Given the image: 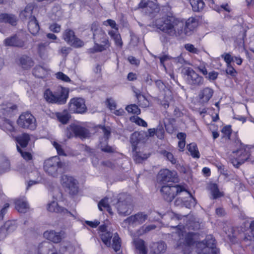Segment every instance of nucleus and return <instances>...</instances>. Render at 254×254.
I'll use <instances>...</instances> for the list:
<instances>
[{
	"instance_id": "nucleus-59",
	"label": "nucleus",
	"mask_w": 254,
	"mask_h": 254,
	"mask_svg": "<svg viewBox=\"0 0 254 254\" xmlns=\"http://www.w3.org/2000/svg\"><path fill=\"white\" fill-rule=\"evenodd\" d=\"M49 29L53 32L59 33L61 31V28L60 25L54 23L50 25Z\"/></svg>"
},
{
	"instance_id": "nucleus-60",
	"label": "nucleus",
	"mask_w": 254,
	"mask_h": 254,
	"mask_svg": "<svg viewBox=\"0 0 254 254\" xmlns=\"http://www.w3.org/2000/svg\"><path fill=\"white\" fill-rule=\"evenodd\" d=\"M9 207V203H5L3 205V207L1 208L0 211V220H2L3 218V216L7 212V209Z\"/></svg>"
},
{
	"instance_id": "nucleus-16",
	"label": "nucleus",
	"mask_w": 254,
	"mask_h": 254,
	"mask_svg": "<svg viewBox=\"0 0 254 254\" xmlns=\"http://www.w3.org/2000/svg\"><path fill=\"white\" fill-rule=\"evenodd\" d=\"M158 179L160 182L163 183L178 182V177L176 172L171 171L168 169L161 170L158 174Z\"/></svg>"
},
{
	"instance_id": "nucleus-53",
	"label": "nucleus",
	"mask_w": 254,
	"mask_h": 254,
	"mask_svg": "<svg viewBox=\"0 0 254 254\" xmlns=\"http://www.w3.org/2000/svg\"><path fill=\"white\" fill-rule=\"evenodd\" d=\"M56 77L60 79L62 81H65V82H70V78L65 74H64V73L62 72H58L56 74Z\"/></svg>"
},
{
	"instance_id": "nucleus-38",
	"label": "nucleus",
	"mask_w": 254,
	"mask_h": 254,
	"mask_svg": "<svg viewBox=\"0 0 254 254\" xmlns=\"http://www.w3.org/2000/svg\"><path fill=\"white\" fill-rule=\"evenodd\" d=\"M132 152H133L134 160L137 163H141L143 161L147 159L149 156L148 154H144L141 152H137L136 150Z\"/></svg>"
},
{
	"instance_id": "nucleus-41",
	"label": "nucleus",
	"mask_w": 254,
	"mask_h": 254,
	"mask_svg": "<svg viewBox=\"0 0 254 254\" xmlns=\"http://www.w3.org/2000/svg\"><path fill=\"white\" fill-rule=\"evenodd\" d=\"M209 189L212 195L213 199H216L222 195V193L219 191L218 186L215 184H211L209 185Z\"/></svg>"
},
{
	"instance_id": "nucleus-51",
	"label": "nucleus",
	"mask_w": 254,
	"mask_h": 254,
	"mask_svg": "<svg viewBox=\"0 0 254 254\" xmlns=\"http://www.w3.org/2000/svg\"><path fill=\"white\" fill-rule=\"evenodd\" d=\"M17 149L18 152L21 154V156L26 160L29 161L32 159V155L26 151H24L18 145H17Z\"/></svg>"
},
{
	"instance_id": "nucleus-52",
	"label": "nucleus",
	"mask_w": 254,
	"mask_h": 254,
	"mask_svg": "<svg viewBox=\"0 0 254 254\" xmlns=\"http://www.w3.org/2000/svg\"><path fill=\"white\" fill-rule=\"evenodd\" d=\"M226 74L231 75L232 77H236L237 74V72L236 69L231 65H227V68L226 69Z\"/></svg>"
},
{
	"instance_id": "nucleus-37",
	"label": "nucleus",
	"mask_w": 254,
	"mask_h": 254,
	"mask_svg": "<svg viewBox=\"0 0 254 254\" xmlns=\"http://www.w3.org/2000/svg\"><path fill=\"white\" fill-rule=\"evenodd\" d=\"M2 124L0 126L3 130L9 132L14 131V128L12 122L6 119H2Z\"/></svg>"
},
{
	"instance_id": "nucleus-56",
	"label": "nucleus",
	"mask_w": 254,
	"mask_h": 254,
	"mask_svg": "<svg viewBox=\"0 0 254 254\" xmlns=\"http://www.w3.org/2000/svg\"><path fill=\"white\" fill-rule=\"evenodd\" d=\"M185 48L186 50L189 52L197 54L198 52L197 49L194 47V46L191 44H186L185 45Z\"/></svg>"
},
{
	"instance_id": "nucleus-13",
	"label": "nucleus",
	"mask_w": 254,
	"mask_h": 254,
	"mask_svg": "<svg viewBox=\"0 0 254 254\" xmlns=\"http://www.w3.org/2000/svg\"><path fill=\"white\" fill-rule=\"evenodd\" d=\"M63 37L67 44L74 47L79 48L84 45V42L76 37L74 32L71 29L64 30L63 33Z\"/></svg>"
},
{
	"instance_id": "nucleus-5",
	"label": "nucleus",
	"mask_w": 254,
	"mask_h": 254,
	"mask_svg": "<svg viewBox=\"0 0 254 254\" xmlns=\"http://www.w3.org/2000/svg\"><path fill=\"white\" fill-rule=\"evenodd\" d=\"M66 166L65 162H62L58 156H54L44 161L43 168L49 176L57 178Z\"/></svg>"
},
{
	"instance_id": "nucleus-48",
	"label": "nucleus",
	"mask_w": 254,
	"mask_h": 254,
	"mask_svg": "<svg viewBox=\"0 0 254 254\" xmlns=\"http://www.w3.org/2000/svg\"><path fill=\"white\" fill-rule=\"evenodd\" d=\"M126 110L130 113L138 115L140 113V110L135 104H131L128 105L126 108Z\"/></svg>"
},
{
	"instance_id": "nucleus-49",
	"label": "nucleus",
	"mask_w": 254,
	"mask_h": 254,
	"mask_svg": "<svg viewBox=\"0 0 254 254\" xmlns=\"http://www.w3.org/2000/svg\"><path fill=\"white\" fill-rule=\"evenodd\" d=\"M156 226L154 225H150L148 226H143L138 230V234L142 235L147 233L152 230L155 229Z\"/></svg>"
},
{
	"instance_id": "nucleus-6",
	"label": "nucleus",
	"mask_w": 254,
	"mask_h": 254,
	"mask_svg": "<svg viewBox=\"0 0 254 254\" xmlns=\"http://www.w3.org/2000/svg\"><path fill=\"white\" fill-rule=\"evenodd\" d=\"M44 97L46 101L49 103L64 104L68 97V92L64 89H62L59 92L53 93L50 89L46 90Z\"/></svg>"
},
{
	"instance_id": "nucleus-46",
	"label": "nucleus",
	"mask_w": 254,
	"mask_h": 254,
	"mask_svg": "<svg viewBox=\"0 0 254 254\" xmlns=\"http://www.w3.org/2000/svg\"><path fill=\"white\" fill-rule=\"evenodd\" d=\"M107 140H105V142H101L100 144V148L101 150L106 153H113L115 149L112 147L108 145L107 144Z\"/></svg>"
},
{
	"instance_id": "nucleus-25",
	"label": "nucleus",
	"mask_w": 254,
	"mask_h": 254,
	"mask_svg": "<svg viewBox=\"0 0 254 254\" xmlns=\"http://www.w3.org/2000/svg\"><path fill=\"white\" fill-rule=\"evenodd\" d=\"M44 237L47 240L55 243L61 242L62 237L61 233H57L54 231H46L44 233Z\"/></svg>"
},
{
	"instance_id": "nucleus-26",
	"label": "nucleus",
	"mask_w": 254,
	"mask_h": 254,
	"mask_svg": "<svg viewBox=\"0 0 254 254\" xmlns=\"http://www.w3.org/2000/svg\"><path fill=\"white\" fill-rule=\"evenodd\" d=\"M232 157H237L241 162H245L249 157V152L244 148H240L232 152Z\"/></svg>"
},
{
	"instance_id": "nucleus-19",
	"label": "nucleus",
	"mask_w": 254,
	"mask_h": 254,
	"mask_svg": "<svg viewBox=\"0 0 254 254\" xmlns=\"http://www.w3.org/2000/svg\"><path fill=\"white\" fill-rule=\"evenodd\" d=\"M47 209L50 212L59 213L64 215H69L72 216L74 218H76V216L74 214H73L66 208L60 206L58 203L55 201H53L48 204Z\"/></svg>"
},
{
	"instance_id": "nucleus-32",
	"label": "nucleus",
	"mask_w": 254,
	"mask_h": 254,
	"mask_svg": "<svg viewBox=\"0 0 254 254\" xmlns=\"http://www.w3.org/2000/svg\"><path fill=\"white\" fill-rule=\"evenodd\" d=\"M136 249L138 254H146L147 251L145 246V242L140 239H137L134 241Z\"/></svg>"
},
{
	"instance_id": "nucleus-30",
	"label": "nucleus",
	"mask_w": 254,
	"mask_h": 254,
	"mask_svg": "<svg viewBox=\"0 0 254 254\" xmlns=\"http://www.w3.org/2000/svg\"><path fill=\"white\" fill-rule=\"evenodd\" d=\"M48 69L40 65L36 66L33 70V74L38 78H44L48 74Z\"/></svg>"
},
{
	"instance_id": "nucleus-2",
	"label": "nucleus",
	"mask_w": 254,
	"mask_h": 254,
	"mask_svg": "<svg viewBox=\"0 0 254 254\" xmlns=\"http://www.w3.org/2000/svg\"><path fill=\"white\" fill-rule=\"evenodd\" d=\"M166 218H170L171 222L170 226L172 228H177V233L180 237L179 245L183 249L184 254H190L191 252V247L196 242V234L192 232L186 233L183 230L184 227L178 224L176 226L172 224L174 221H179L180 217L173 212H169L164 216Z\"/></svg>"
},
{
	"instance_id": "nucleus-20",
	"label": "nucleus",
	"mask_w": 254,
	"mask_h": 254,
	"mask_svg": "<svg viewBox=\"0 0 254 254\" xmlns=\"http://www.w3.org/2000/svg\"><path fill=\"white\" fill-rule=\"evenodd\" d=\"M100 234L101 239L104 244L108 247L111 246V239L113 236V234L109 231H107V226L105 225H101L99 227Z\"/></svg>"
},
{
	"instance_id": "nucleus-21",
	"label": "nucleus",
	"mask_w": 254,
	"mask_h": 254,
	"mask_svg": "<svg viewBox=\"0 0 254 254\" xmlns=\"http://www.w3.org/2000/svg\"><path fill=\"white\" fill-rule=\"evenodd\" d=\"M6 46H12L22 48L25 45L24 41L17 35H14L7 38L4 41Z\"/></svg>"
},
{
	"instance_id": "nucleus-34",
	"label": "nucleus",
	"mask_w": 254,
	"mask_h": 254,
	"mask_svg": "<svg viewBox=\"0 0 254 254\" xmlns=\"http://www.w3.org/2000/svg\"><path fill=\"white\" fill-rule=\"evenodd\" d=\"M190 3L193 11L195 12L201 11L205 5L202 0H190Z\"/></svg>"
},
{
	"instance_id": "nucleus-43",
	"label": "nucleus",
	"mask_w": 254,
	"mask_h": 254,
	"mask_svg": "<svg viewBox=\"0 0 254 254\" xmlns=\"http://www.w3.org/2000/svg\"><path fill=\"white\" fill-rule=\"evenodd\" d=\"M160 153L172 164H175L177 163V159L174 157L173 154L171 152H168L165 150H163L160 151Z\"/></svg>"
},
{
	"instance_id": "nucleus-54",
	"label": "nucleus",
	"mask_w": 254,
	"mask_h": 254,
	"mask_svg": "<svg viewBox=\"0 0 254 254\" xmlns=\"http://www.w3.org/2000/svg\"><path fill=\"white\" fill-rule=\"evenodd\" d=\"M10 163L8 160H4L0 166V173H2L9 169Z\"/></svg>"
},
{
	"instance_id": "nucleus-15",
	"label": "nucleus",
	"mask_w": 254,
	"mask_h": 254,
	"mask_svg": "<svg viewBox=\"0 0 254 254\" xmlns=\"http://www.w3.org/2000/svg\"><path fill=\"white\" fill-rule=\"evenodd\" d=\"M148 215L144 212H138L124 220L123 224H128L133 226L143 223L147 219Z\"/></svg>"
},
{
	"instance_id": "nucleus-63",
	"label": "nucleus",
	"mask_w": 254,
	"mask_h": 254,
	"mask_svg": "<svg viewBox=\"0 0 254 254\" xmlns=\"http://www.w3.org/2000/svg\"><path fill=\"white\" fill-rule=\"evenodd\" d=\"M218 75V73L216 71H212L208 73V75L206 76V78H207L210 80H215Z\"/></svg>"
},
{
	"instance_id": "nucleus-3",
	"label": "nucleus",
	"mask_w": 254,
	"mask_h": 254,
	"mask_svg": "<svg viewBox=\"0 0 254 254\" xmlns=\"http://www.w3.org/2000/svg\"><path fill=\"white\" fill-rule=\"evenodd\" d=\"M91 28L93 32L95 45L93 48L88 49V52L93 54L105 50L109 46V41L105 32L96 23H93Z\"/></svg>"
},
{
	"instance_id": "nucleus-57",
	"label": "nucleus",
	"mask_w": 254,
	"mask_h": 254,
	"mask_svg": "<svg viewBox=\"0 0 254 254\" xmlns=\"http://www.w3.org/2000/svg\"><path fill=\"white\" fill-rule=\"evenodd\" d=\"M101 128L104 133V137L106 138L105 140H107L111 135V129L109 127L101 126Z\"/></svg>"
},
{
	"instance_id": "nucleus-35",
	"label": "nucleus",
	"mask_w": 254,
	"mask_h": 254,
	"mask_svg": "<svg viewBox=\"0 0 254 254\" xmlns=\"http://www.w3.org/2000/svg\"><path fill=\"white\" fill-rule=\"evenodd\" d=\"M30 139L28 134L23 133L17 137V141L21 147L25 148L27 146Z\"/></svg>"
},
{
	"instance_id": "nucleus-9",
	"label": "nucleus",
	"mask_w": 254,
	"mask_h": 254,
	"mask_svg": "<svg viewBox=\"0 0 254 254\" xmlns=\"http://www.w3.org/2000/svg\"><path fill=\"white\" fill-rule=\"evenodd\" d=\"M60 180L62 186L69 194L74 195L78 193V181L73 177L63 175L61 177Z\"/></svg>"
},
{
	"instance_id": "nucleus-1",
	"label": "nucleus",
	"mask_w": 254,
	"mask_h": 254,
	"mask_svg": "<svg viewBox=\"0 0 254 254\" xmlns=\"http://www.w3.org/2000/svg\"><path fill=\"white\" fill-rule=\"evenodd\" d=\"M154 25L157 30L171 37L190 35L198 25V22L193 17L189 18L185 25L184 21L173 15H168L156 19Z\"/></svg>"
},
{
	"instance_id": "nucleus-64",
	"label": "nucleus",
	"mask_w": 254,
	"mask_h": 254,
	"mask_svg": "<svg viewBox=\"0 0 254 254\" xmlns=\"http://www.w3.org/2000/svg\"><path fill=\"white\" fill-rule=\"evenodd\" d=\"M250 228L251 229L250 235H249L250 240L254 241V221L251 222Z\"/></svg>"
},
{
	"instance_id": "nucleus-4",
	"label": "nucleus",
	"mask_w": 254,
	"mask_h": 254,
	"mask_svg": "<svg viewBox=\"0 0 254 254\" xmlns=\"http://www.w3.org/2000/svg\"><path fill=\"white\" fill-rule=\"evenodd\" d=\"M112 205H116L118 214L126 216L131 213L133 209L132 200L131 196L126 193L119 194L116 199L111 201Z\"/></svg>"
},
{
	"instance_id": "nucleus-36",
	"label": "nucleus",
	"mask_w": 254,
	"mask_h": 254,
	"mask_svg": "<svg viewBox=\"0 0 254 254\" xmlns=\"http://www.w3.org/2000/svg\"><path fill=\"white\" fill-rule=\"evenodd\" d=\"M99 209L102 211L103 208H104L107 209L108 212L110 214H113V212L112 211V209L110 207V206L109 203V198L108 197H105L104 198L101 199L98 204Z\"/></svg>"
},
{
	"instance_id": "nucleus-55",
	"label": "nucleus",
	"mask_w": 254,
	"mask_h": 254,
	"mask_svg": "<svg viewBox=\"0 0 254 254\" xmlns=\"http://www.w3.org/2000/svg\"><path fill=\"white\" fill-rule=\"evenodd\" d=\"M221 57L227 63V65L231 64V62L234 61V57H232L229 53H224Z\"/></svg>"
},
{
	"instance_id": "nucleus-7",
	"label": "nucleus",
	"mask_w": 254,
	"mask_h": 254,
	"mask_svg": "<svg viewBox=\"0 0 254 254\" xmlns=\"http://www.w3.org/2000/svg\"><path fill=\"white\" fill-rule=\"evenodd\" d=\"M185 191V189L178 185H164L160 189V192L163 198L168 202H171L177 194Z\"/></svg>"
},
{
	"instance_id": "nucleus-12",
	"label": "nucleus",
	"mask_w": 254,
	"mask_h": 254,
	"mask_svg": "<svg viewBox=\"0 0 254 254\" xmlns=\"http://www.w3.org/2000/svg\"><path fill=\"white\" fill-rule=\"evenodd\" d=\"M183 72L187 76V80L189 84L194 86H200L203 84V78L190 67L184 68Z\"/></svg>"
},
{
	"instance_id": "nucleus-27",
	"label": "nucleus",
	"mask_w": 254,
	"mask_h": 254,
	"mask_svg": "<svg viewBox=\"0 0 254 254\" xmlns=\"http://www.w3.org/2000/svg\"><path fill=\"white\" fill-rule=\"evenodd\" d=\"M0 22L8 23L11 25L16 24L17 19L15 15L7 13H1L0 14Z\"/></svg>"
},
{
	"instance_id": "nucleus-10",
	"label": "nucleus",
	"mask_w": 254,
	"mask_h": 254,
	"mask_svg": "<svg viewBox=\"0 0 254 254\" xmlns=\"http://www.w3.org/2000/svg\"><path fill=\"white\" fill-rule=\"evenodd\" d=\"M18 126L21 128L34 130L36 128V121L35 117L29 113L21 114L17 120Z\"/></svg>"
},
{
	"instance_id": "nucleus-31",
	"label": "nucleus",
	"mask_w": 254,
	"mask_h": 254,
	"mask_svg": "<svg viewBox=\"0 0 254 254\" xmlns=\"http://www.w3.org/2000/svg\"><path fill=\"white\" fill-rule=\"evenodd\" d=\"M188 195L183 201V206L187 208H191L194 207L196 203V200L194 198L190 193L185 190L184 191Z\"/></svg>"
},
{
	"instance_id": "nucleus-18",
	"label": "nucleus",
	"mask_w": 254,
	"mask_h": 254,
	"mask_svg": "<svg viewBox=\"0 0 254 254\" xmlns=\"http://www.w3.org/2000/svg\"><path fill=\"white\" fill-rule=\"evenodd\" d=\"M138 7L142 8L146 14H150L159 11L157 5L152 1L142 0L138 5Z\"/></svg>"
},
{
	"instance_id": "nucleus-33",
	"label": "nucleus",
	"mask_w": 254,
	"mask_h": 254,
	"mask_svg": "<svg viewBox=\"0 0 254 254\" xmlns=\"http://www.w3.org/2000/svg\"><path fill=\"white\" fill-rule=\"evenodd\" d=\"M19 61L22 67L25 69L29 68L34 64V62L32 58L26 56L21 57Z\"/></svg>"
},
{
	"instance_id": "nucleus-45",
	"label": "nucleus",
	"mask_w": 254,
	"mask_h": 254,
	"mask_svg": "<svg viewBox=\"0 0 254 254\" xmlns=\"http://www.w3.org/2000/svg\"><path fill=\"white\" fill-rule=\"evenodd\" d=\"M8 233L14 231L17 228V224L15 221H9L6 222L3 225Z\"/></svg>"
},
{
	"instance_id": "nucleus-22",
	"label": "nucleus",
	"mask_w": 254,
	"mask_h": 254,
	"mask_svg": "<svg viewBox=\"0 0 254 254\" xmlns=\"http://www.w3.org/2000/svg\"><path fill=\"white\" fill-rule=\"evenodd\" d=\"M15 209L20 213H26L29 210V205L24 197L16 199L14 201Z\"/></svg>"
},
{
	"instance_id": "nucleus-29",
	"label": "nucleus",
	"mask_w": 254,
	"mask_h": 254,
	"mask_svg": "<svg viewBox=\"0 0 254 254\" xmlns=\"http://www.w3.org/2000/svg\"><path fill=\"white\" fill-rule=\"evenodd\" d=\"M33 7L31 5H27L25 9L22 11L20 14V16L23 20L29 19V20L32 19V17H35L32 15V11Z\"/></svg>"
},
{
	"instance_id": "nucleus-23",
	"label": "nucleus",
	"mask_w": 254,
	"mask_h": 254,
	"mask_svg": "<svg viewBox=\"0 0 254 254\" xmlns=\"http://www.w3.org/2000/svg\"><path fill=\"white\" fill-rule=\"evenodd\" d=\"M213 94V90L209 87H205L199 92L198 97L202 103H207Z\"/></svg>"
},
{
	"instance_id": "nucleus-11",
	"label": "nucleus",
	"mask_w": 254,
	"mask_h": 254,
	"mask_svg": "<svg viewBox=\"0 0 254 254\" xmlns=\"http://www.w3.org/2000/svg\"><path fill=\"white\" fill-rule=\"evenodd\" d=\"M197 247L202 248L201 252H198V254H217L218 253V250L215 247V240L211 235L206 237L205 243H199Z\"/></svg>"
},
{
	"instance_id": "nucleus-62",
	"label": "nucleus",
	"mask_w": 254,
	"mask_h": 254,
	"mask_svg": "<svg viewBox=\"0 0 254 254\" xmlns=\"http://www.w3.org/2000/svg\"><path fill=\"white\" fill-rule=\"evenodd\" d=\"M231 162L232 164L236 168H238L241 165L244 163V162H241V161H240V159L237 157L231 158Z\"/></svg>"
},
{
	"instance_id": "nucleus-61",
	"label": "nucleus",
	"mask_w": 254,
	"mask_h": 254,
	"mask_svg": "<svg viewBox=\"0 0 254 254\" xmlns=\"http://www.w3.org/2000/svg\"><path fill=\"white\" fill-rule=\"evenodd\" d=\"M159 59L160 61V64L162 65L165 69L166 68L164 62L166 61L170 60L172 59V57H170L168 55H163L161 57H159Z\"/></svg>"
},
{
	"instance_id": "nucleus-47",
	"label": "nucleus",
	"mask_w": 254,
	"mask_h": 254,
	"mask_svg": "<svg viewBox=\"0 0 254 254\" xmlns=\"http://www.w3.org/2000/svg\"><path fill=\"white\" fill-rule=\"evenodd\" d=\"M16 109L17 106L16 105L7 106L5 108L3 109V114L5 116H10Z\"/></svg>"
},
{
	"instance_id": "nucleus-50",
	"label": "nucleus",
	"mask_w": 254,
	"mask_h": 254,
	"mask_svg": "<svg viewBox=\"0 0 254 254\" xmlns=\"http://www.w3.org/2000/svg\"><path fill=\"white\" fill-rule=\"evenodd\" d=\"M57 117L60 122L63 124H66L68 122L70 116L67 113L58 114Z\"/></svg>"
},
{
	"instance_id": "nucleus-44",
	"label": "nucleus",
	"mask_w": 254,
	"mask_h": 254,
	"mask_svg": "<svg viewBox=\"0 0 254 254\" xmlns=\"http://www.w3.org/2000/svg\"><path fill=\"white\" fill-rule=\"evenodd\" d=\"M109 34L114 40L116 45L118 46L122 47L123 45V42L122 41L120 34L113 31L109 32Z\"/></svg>"
},
{
	"instance_id": "nucleus-58",
	"label": "nucleus",
	"mask_w": 254,
	"mask_h": 254,
	"mask_svg": "<svg viewBox=\"0 0 254 254\" xmlns=\"http://www.w3.org/2000/svg\"><path fill=\"white\" fill-rule=\"evenodd\" d=\"M53 144L55 148L56 149L57 152L59 155L66 156V154H65L64 150L62 148V146L60 144L55 141L53 142Z\"/></svg>"
},
{
	"instance_id": "nucleus-8",
	"label": "nucleus",
	"mask_w": 254,
	"mask_h": 254,
	"mask_svg": "<svg viewBox=\"0 0 254 254\" xmlns=\"http://www.w3.org/2000/svg\"><path fill=\"white\" fill-rule=\"evenodd\" d=\"M65 134L68 138L75 136L84 139L90 136V132L88 129L74 124L67 127L65 130Z\"/></svg>"
},
{
	"instance_id": "nucleus-28",
	"label": "nucleus",
	"mask_w": 254,
	"mask_h": 254,
	"mask_svg": "<svg viewBox=\"0 0 254 254\" xmlns=\"http://www.w3.org/2000/svg\"><path fill=\"white\" fill-rule=\"evenodd\" d=\"M28 29L32 35H34L38 33L40 26L35 17H32V19L29 20L28 22Z\"/></svg>"
},
{
	"instance_id": "nucleus-17",
	"label": "nucleus",
	"mask_w": 254,
	"mask_h": 254,
	"mask_svg": "<svg viewBox=\"0 0 254 254\" xmlns=\"http://www.w3.org/2000/svg\"><path fill=\"white\" fill-rule=\"evenodd\" d=\"M148 139L147 133L144 131H135L131 134L130 137V142L131 144L132 150L135 151L137 149V145L140 142H145Z\"/></svg>"
},
{
	"instance_id": "nucleus-24",
	"label": "nucleus",
	"mask_w": 254,
	"mask_h": 254,
	"mask_svg": "<svg viewBox=\"0 0 254 254\" xmlns=\"http://www.w3.org/2000/svg\"><path fill=\"white\" fill-rule=\"evenodd\" d=\"M167 249V246L164 242L160 241L153 243L150 246L151 252L154 254L164 253Z\"/></svg>"
},
{
	"instance_id": "nucleus-39",
	"label": "nucleus",
	"mask_w": 254,
	"mask_h": 254,
	"mask_svg": "<svg viewBox=\"0 0 254 254\" xmlns=\"http://www.w3.org/2000/svg\"><path fill=\"white\" fill-rule=\"evenodd\" d=\"M112 247L116 252H119L121 249V240L117 233L115 234L112 240Z\"/></svg>"
},
{
	"instance_id": "nucleus-14",
	"label": "nucleus",
	"mask_w": 254,
	"mask_h": 254,
	"mask_svg": "<svg viewBox=\"0 0 254 254\" xmlns=\"http://www.w3.org/2000/svg\"><path fill=\"white\" fill-rule=\"evenodd\" d=\"M69 109L70 111L78 114L84 113L87 110L85 102L81 98L71 99L69 103Z\"/></svg>"
},
{
	"instance_id": "nucleus-40",
	"label": "nucleus",
	"mask_w": 254,
	"mask_h": 254,
	"mask_svg": "<svg viewBox=\"0 0 254 254\" xmlns=\"http://www.w3.org/2000/svg\"><path fill=\"white\" fill-rule=\"evenodd\" d=\"M187 148L193 157L197 158H199V153L195 143H190L187 145Z\"/></svg>"
},
{
	"instance_id": "nucleus-42",
	"label": "nucleus",
	"mask_w": 254,
	"mask_h": 254,
	"mask_svg": "<svg viewBox=\"0 0 254 254\" xmlns=\"http://www.w3.org/2000/svg\"><path fill=\"white\" fill-rule=\"evenodd\" d=\"M47 43H41L38 45V52L42 59H45L47 57Z\"/></svg>"
}]
</instances>
